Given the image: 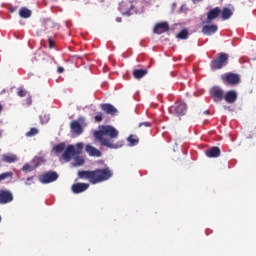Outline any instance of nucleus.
<instances>
[{
	"label": "nucleus",
	"mask_w": 256,
	"mask_h": 256,
	"mask_svg": "<svg viewBox=\"0 0 256 256\" xmlns=\"http://www.w3.org/2000/svg\"><path fill=\"white\" fill-rule=\"evenodd\" d=\"M75 163L77 167H81L85 163V160L83 158H76Z\"/></svg>",
	"instance_id": "obj_34"
},
{
	"label": "nucleus",
	"mask_w": 256,
	"mask_h": 256,
	"mask_svg": "<svg viewBox=\"0 0 256 256\" xmlns=\"http://www.w3.org/2000/svg\"><path fill=\"white\" fill-rule=\"evenodd\" d=\"M169 31V23L161 22L155 25L153 32L156 35H162V33H167Z\"/></svg>",
	"instance_id": "obj_10"
},
{
	"label": "nucleus",
	"mask_w": 256,
	"mask_h": 256,
	"mask_svg": "<svg viewBox=\"0 0 256 256\" xmlns=\"http://www.w3.org/2000/svg\"><path fill=\"white\" fill-rule=\"evenodd\" d=\"M13 199V192H11V190H0V205H7L8 203H12Z\"/></svg>",
	"instance_id": "obj_7"
},
{
	"label": "nucleus",
	"mask_w": 256,
	"mask_h": 256,
	"mask_svg": "<svg viewBox=\"0 0 256 256\" xmlns=\"http://www.w3.org/2000/svg\"><path fill=\"white\" fill-rule=\"evenodd\" d=\"M177 39H189V30L183 29L177 34Z\"/></svg>",
	"instance_id": "obj_23"
},
{
	"label": "nucleus",
	"mask_w": 256,
	"mask_h": 256,
	"mask_svg": "<svg viewBox=\"0 0 256 256\" xmlns=\"http://www.w3.org/2000/svg\"><path fill=\"white\" fill-rule=\"evenodd\" d=\"M204 115H209V110H205Z\"/></svg>",
	"instance_id": "obj_41"
},
{
	"label": "nucleus",
	"mask_w": 256,
	"mask_h": 256,
	"mask_svg": "<svg viewBox=\"0 0 256 256\" xmlns=\"http://www.w3.org/2000/svg\"><path fill=\"white\" fill-rule=\"evenodd\" d=\"M86 152L90 155V157H101L102 153L99 151V149L91 146L86 145Z\"/></svg>",
	"instance_id": "obj_18"
},
{
	"label": "nucleus",
	"mask_w": 256,
	"mask_h": 256,
	"mask_svg": "<svg viewBox=\"0 0 256 256\" xmlns=\"http://www.w3.org/2000/svg\"><path fill=\"white\" fill-rule=\"evenodd\" d=\"M70 128L72 133H75V135H82L83 134V126H81V123L77 120H73L70 123Z\"/></svg>",
	"instance_id": "obj_14"
},
{
	"label": "nucleus",
	"mask_w": 256,
	"mask_h": 256,
	"mask_svg": "<svg viewBox=\"0 0 256 256\" xmlns=\"http://www.w3.org/2000/svg\"><path fill=\"white\" fill-rule=\"evenodd\" d=\"M94 119L97 123H101V121H103V113L98 112Z\"/></svg>",
	"instance_id": "obj_33"
},
{
	"label": "nucleus",
	"mask_w": 256,
	"mask_h": 256,
	"mask_svg": "<svg viewBox=\"0 0 256 256\" xmlns=\"http://www.w3.org/2000/svg\"><path fill=\"white\" fill-rule=\"evenodd\" d=\"M170 111H171V113L176 115V117H181V116L185 115V113L187 111V105L185 103H180L176 106H172L170 108Z\"/></svg>",
	"instance_id": "obj_8"
},
{
	"label": "nucleus",
	"mask_w": 256,
	"mask_h": 256,
	"mask_svg": "<svg viewBox=\"0 0 256 256\" xmlns=\"http://www.w3.org/2000/svg\"><path fill=\"white\" fill-rule=\"evenodd\" d=\"M79 179H87L92 185L109 181L113 177V171L109 167L95 169L93 171L81 170L78 172Z\"/></svg>",
	"instance_id": "obj_1"
},
{
	"label": "nucleus",
	"mask_w": 256,
	"mask_h": 256,
	"mask_svg": "<svg viewBox=\"0 0 256 256\" xmlns=\"http://www.w3.org/2000/svg\"><path fill=\"white\" fill-rule=\"evenodd\" d=\"M2 161H4V163H15V161H17V156L16 155L4 154L2 156Z\"/></svg>",
	"instance_id": "obj_22"
},
{
	"label": "nucleus",
	"mask_w": 256,
	"mask_h": 256,
	"mask_svg": "<svg viewBox=\"0 0 256 256\" xmlns=\"http://www.w3.org/2000/svg\"><path fill=\"white\" fill-rule=\"evenodd\" d=\"M35 135H39V130L35 127L26 133V137H35Z\"/></svg>",
	"instance_id": "obj_26"
},
{
	"label": "nucleus",
	"mask_w": 256,
	"mask_h": 256,
	"mask_svg": "<svg viewBox=\"0 0 256 256\" xmlns=\"http://www.w3.org/2000/svg\"><path fill=\"white\" fill-rule=\"evenodd\" d=\"M59 179V174L56 171H47L39 176V181L42 185H49V183H55Z\"/></svg>",
	"instance_id": "obj_4"
},
{
	"label": "nucleus",
	"mask_w": 256,
	"mask_h": 256,
	"mask_svg": "<svg viewBox=\"0 0 256 256\" xmlns=\"http://www.w3.org/2000/svg\"><path fill=\"white\" fill-rule=\"evenodd\" d=\"M57 71L59 72V73H65V68H63V67H58L57 68Z\"/></svg>",
	"instance_id": "obj_38"
},
{
	"label": "nucleus",
	"mask_w": 256,
	"mask_h": 256,
	"mask_svg": "<svg viewBox=\"0 0 256 256\" xmlns=\"http://www.w3.org/2000/svg\"><path fill=\"white\" fill-rule=\"evenodd\" d=\"M221 79L225 85H238L241 82V76L232 72L222 74Z\"/></svg>",
	"instance_id": "obj_5"
},
{
	"label": "nucleus",
	"mask_w": 256,
	"mask_h": 256,
	"mask_svg": "<svg viewBox=\"0 0 256 256\" xmlns=\"http://www.w3.org/2000/svg\"><path fill=\"white\" fill-rule=\"evenodd\" d=\"M24 185L31 187V185H35V176H30L26 178Z\"/></svg>",
	"instance_id": "obj_27"
},
{
	"label": "nucleus",
	"mask_w": 256,
	"mask_h": 256,
	"mask_svg": "<svg viewBox=\"0 0 256 256\" xmlns=\"http://www.w3.org/2000/svg\"><path fill=\"white\" fill-rule=\"evenodd\" d=\"M116 21H117V23H121L122 18H121V17H117V18H116Z\"/></svg>",
	"instance_id": "obj_40"
},
{
	"label": "nucleus",
	"mask_w": 256,
	"mask_h": 256,
	"mask_svg": "<svg viewBox=\"0 0 256 256\" xmlns=\"http://www.w3.org/2000/svg\"><path fill=\"white\" fill-rule=\"evenodd\" d=\"M139 127H151V123L150 122H143L139 124Z\"/></svg>",
	"instance_id": "obj_36"
},
{
	"label": "nucleus",
	"mask_w": 256,
	"mask_h": 256,
	"mask_svg": "<svg viewBox=\"0 0 256 256\" xmlns=\"http://www.w3.org/2000/svg\"><path fill=\"white\" fill-rule=\"evenodd\" d=\"M101 110L106 113L107 115H117L118 111H117V108H115V106H113V104H109V103H106V104H102L101 105Z\"/></svg>",
	"instance_id": "obj_13"
},
{
	"label": "nucleus",
	"mask_w": 256,
	"mask_h": 256,
	"mask_svg": "<svg viewBox=\"0 0 256 256\" xmlns=\"http://www.w3.org/2000/svg\"><path fill=\"white\" fill-rule=\"evenodd\" d=\"M221 15V19H223V21H227L229 19H231V17H233V10H231L228 7H224L220 13Z\"/></svg>",
	"instance_id": "obj_19"
},
{
	"label": "nucleus",
	"mask_w": 256,
	"mask_h": 256,
	"mask_svg": "<svg viewBox=\"0 0 256 256\" xmlns=\"http://www.w3.org/2000/svg\"><path fill=\"white\" fill-rule=\"evenodd\" d=\"M128 1V3H129V9H128V11H131V9H133V2L135 1V0H127Z\"/></svg>",
	"instance_id": "obj_37"
},
{
	"label": "nucleus",
	"mask_w": 256,
	"mask_h": 256,
	"mask_svg": "<svg viewBox=\"0 0 256 256\" xmlns=\"http://www.w3.org/2000/svg\"><path fill=\"white\" fill-rule=\"evenodd\" d=\"M48 122H49V116H47L46 114L40 115V123H41V125H44V123H48Z\"/></svg>",
	"instance_id": "obj_31"
},
{
	"label": "nucleus",
	"mask_w": 256,
	"mask_h": 256,
	"mask_svg": "<svg viewBox=\"0 0 256 256\" xmlns=\"http://www.w3.org/2000/svg\"><path fill=\"white\" fill-rule=\"evenodd\" d=\"M36 168H37V166H33V165H30V164H25L22 167V171L24 173H31V171H35Z\"/></svg>",
	"instance_id": "obj_24"
},
{
	"label": "nucleus",
	"mask_w": 256,
	"mask_h": 256,
	"mask_svg": "<svg viewBox=\"0 0 256 256\" xmlns=\"http://www.w3.org/2000/svg\"><path fill=\"white\" fill-rule=\"evenodd\" d=\"M147 73H149L147 69H135L133 71V77L134 79H143Z\"/></svg>",
	"instance_id": "obj_20"
},
{
	"label": "nucleus",
	"mask_w": 256,
	"mask_h": 256,
	"mask_svg": "<svg viewBox=\"0 0 256 256\" xmlns=\"http://www.w3.org/2000/svg\"><path fill=\"white\" fill-rule=\"evenodd\" d=\"M39 56L42 57V59H45V57H47V54L45 52H42Z\"/></svg>",
	"instance_id": "obj_39"
},
{
	"label": "nucleus",
	"mask_w": 256,
	"mask_h": 256,
	"mask_svg": "<svg viewBox=\"0 0 256 256\" xmlns=\"http://www.w3.org/2000/svg\"><path fill=\"white\" fill-rule=\"evenodd\" d=\"M89 189V184L88 183H75L71 186V191L75 195H79V193H85Z\"/></svg>",
	"instance_id": "obj_9"
},
{
	"label": "nucleus",
	"mask_w": 256,
	"mask_h": 256,
	"mask_svg": "<svg viewBox=\"0 0 256 256\" xmlns=\"http://www.w3.org/2000/svg\"><path fill=\"white\" fill-rule=\"evenodd\" d=\"M104 136L110 137V139H117L119 137V131L115 127L109 125L102 126L99 131L94 132V137L99 140L103 147H108V149H117L119 147Z\"/></svg>",
	"instance_id": "obj_2"
},
{
	"label": "nucleus",
	"mask_w": 256,
	"mask_h": 256,
	"mask_svg": "<svg viewBox=\"0 0 256 256\" xmlns=\"http://www.w3.org/2000/svg\"><path fill=\"white\" fill-rule=\"evenodd\" d=\"M133 135H130L128 137V141L130 143V145H137V143H139V138H133Z\"/></svg>",
	"instance_id": "obj_30"
},
{
	"label": "nucleus",
	"mask_w": 256,
	"mask_h": 256,
	"mask_svg": "<svg viewBox=\"0 0 256 256\" xmlns=\"http://www.w3.org/2000/svg\"><path fill=\"white\" fill-rule=\"evenodd\" d=\"M210 96L212 97V99L215 103H219V102H221L222 99H224L225 92L223 91V89H221V87L213 86L210 89Z\"/></svg>",
	"instance_id": "obj_6"
},
{
	"label": "nucleus",
	"mask_w": 256,
	"mask_h": 256,
	"mask_svg": "<svg viewBox=\"0 0 256 256\" xmlns=\"http://www.w3.org/2000/svg\"><path fill=\"white\" fill-rule=\"evenodd\" d=\"M123 4H124V3L122 2V3L120 4V7H123Z\"/></svg>",
	"instance_id": "obj_43"
},
{
	"label": "nucleus",
	"mask_w": 256,
	"mask_h": 256,
	"mask_svg": "<svg viewBox=\"0 0 256 256\" xmlns=\"http://www.w3.org/2000/svg\"><path fill=\"white\" fill-rule=\"evenodd\" d=\"M1 111H3V105L0 104V114H1Z\"/></svg>",
	"instance_id": "obj_42"
},
{
	"label": "nucleus",
	"mask_w": 256,
	"mask_h": 256,
	"mask_svg": "<svg viewBox=\"0 0 256 256\" xmlns=\"http://www.w3.org/2000/svg\"><path fill=\"white\" fill-rule=\"evenodd\" d=\"M229 63V54L221 52L218 54L217 58H214L211 63L210 67L212 71H217L218 69H223Z\"/></svg>",
	"instance_id": "obj_3"
},
{
	"label": "nucleus",
	"mask_w": 256,
	"mask_h": 256,
	"mask_svg": "<svg viewBox=\"0 0 256 256\" xmlns=\"http://www.w3.org/2000/svg\"><path fill=\"white\" fill-rule=\"evenodd\" d=\"M217 25L212 24V25H205L202 28V33L203 35H213L214 33H217Z\"/></svg>",
	"instance_id": "obj_17"
},
{
	"label": "nucleus",
	"mask_w": 256,
	"mask_h": 256,
	"mask_svg": "<svg viewBox=\"0 0 256 256\" xmlns=\"http://www.w3.org/2000/svg\"><path fill=\"white\" fill-rule=\"evenodd\" d=\"M205 155L210 159L221 157V149L217 146H213L205 151Z\"/></svg>",
	"instance_id": "obj_11"
},
{
	"label": "nucleus",
	"mask_w": 256,
	"mask_h": 256,
	"mask_svg": "<svg viewBox=\"0 0 256 256\" xmlns=\"http://www.w3.org/2000/svg\"><path fill=\"white\" fill-rule=\"evenodd\" d=\"M54 150H55L57 153H63V151H65V143L57 144V145L54 147Z\"/></svg>",
	"instance_id": "obj_28"
},
{
	"label": "nucleus",
	"mask_w": 256,
	"mask_h": 256,
	"mask_svg": "<svg viewBox=\"0 0 256 256\" xmlns=\"http://www.w3.org/2000/svg\"><path fill=\"white\" fill-rule=\"evenodd\" d=\"M224 101L230 104L235 103V101H237V92L235 90L226 92V94H224Z\"/></svg>",
	"instance_id": "obj_15"
},
{
	"label": "nucleus",
	"mask_w": 256,
	"mask_h": 256,
	"mask_svg": "<svg viewBox=\"0 0 256 256\" xmlns=\"http://www.w3.org/2000/svg\"><path fill=\"white\" fill-rule=\"evenodd\" d=\"M76 155H81L83 152V143L79 142L76 144V149H75Z\"/></svg>",
	"instance_id": "obj_29"
},
{
	"label": "nucleus",
	"mask_w": 256,
	"mask_h": 256,
	"mask_svg": "<svg viewBox=\"0 0 256 256\" xmlns=\"http://www.w3.org/2000/svg\"><path fill=\"white\" fill-rule=\"evenodd\" d=\"M0 223H1V216H0Z\"/></svg>",
	"instance_id": "obj_44"
},
{
	"label": "nucleus",
	"mask_w": 256,
	"mask_h": 256,
	"mask_svg": "<svg viewBox=\"0 0 256 256\" xmlns=\"http://www.w3.org/2000/svg\"><path fill=\"white\" fill-rule=\"evenodd\" d=\"M31 15H32L31 10H29L26 7H22L19 10V16L22 17V19H29V17H31Z\"/></svg>",
	"instance_id": "obj_21"
},
{
	"label": "nucleus",
	"mask_w": 256,
	"mask_h": 256,
	"mask_svg": "<svg viewBox=\"0 0 256 256\" xmlns=\"http://www.w3.org/2000/svg\"><path fill=\"white\" fill-rule=\"evenodd\" d=\"M17 95H18V97H26L27 91H25V89H23V88H18Z\"/></svg>",
	"instance_id": "obj_32"
},
{
	"label": "nucleus",
	"mask_w": 256,
	"mask_h": 256,
	"mask_svg": "<svg viewBox=\"0 0 256 256\" xmlns=\"http://www.w3.org/2000/svg\"><path fill=\"white\" fill-rule=\"evenodd\" d=\"M49 42V49H53V47H55V41H53V38H49L48 39Z\"/></svg>",
	"instance_id": "obj_35"
},
{
	"label": "nucleus",
	"mask_w": 256,
	"mask_h": 256,
	"mask_svg": "<svg viewBox=\"0 0 256 256\" xmlns=\"http://www.w3.org/2000/svg\"><path fill=\"white\" fill-rule=\"evenodd\" d=\"M221 15V8L215 7L210 9L207 13V23H211V21H215L217 17Z\"/></svg>",
	"instance_id": "obj_12"
},
{
	"label": "nucleus",
	"mask_w": 256,
	"mask_h": 256,
	"mask_svg": "<svg viewBox=\"0 0 256 256\" xmlns=\"http://www.w3.org/2000/svg\"><path fill=\"white\" fill-rule=\"evenodd\" d=\"M74 155H77V153L75 152V146L68 145L63 153V158L66 161H70L71 157H73Z\"/></svg>",
	"instance_id": "obj_16"
},
{
	"label": "nucleus",
	"mask_w": 256,
	"mask_h": 256,
	"mask_svg": "<svg viewBox=\"0 0 256 256\" xmlns=\"http://www.w3.org/2000/svg\"><path fill=\"white\" fill-rule=\"evenodd\" d=\"M5 179H13V172H4L0 174V182L5 181Z\"/></svg>",
	"instance_id": "obj_25"
}]
</instances>
